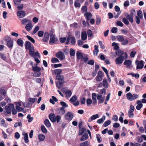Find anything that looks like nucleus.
Listing matches in <instances>:
<instances>
[{
    "label": "nucleus",
    "instance_id": "45",
    "mask_svg": "<svg viewBox=\"0 0 146 146\" xmlns=\"http://www.w3.org/2000/svg\"><path fill=\"white\" fill-rule=\"evenodd\" d=\"M70 42L72 45H74L76 43V39L73 36L71 37L70 38Z\"/></svg>",
    "mask_w": 146,
    "mask_h": 146
},
{
    "label": "nucleus",
    "instance_id": "56",
    "mask_svg": "<svg viewBox=\"0 0 146 146\" xmlns=\"http://www.w3.org/2000/svg\"><path fill=\"white\" fill-rule=\"evenodd\" d=\"M16 109L18 112L22 111L23 110V108L18 106H16Z\"/></svg>",
    "mask_w": 146,
    "mask_h": 146
},
{
    "label": "nucleus",
    "instance_id": "10",
    "mask_svg": "<svg viewBox=\"0 0 146 146\" xmlns=\"http://www.w3.org/2000/svg\"><path fill=\"white\" fill-rule=\"evenodd\" d=\"M124 59V57L123 56H121L117 58L115 61L116 64H121L123 61Z\"/></svg>",
    "mask_w": 146,
    "mask_h": 146
},
{
    "label": "nucleus",
    "instance_id": "58",
    "mask_svg": "<svg viewBox=\"0 0 146 146\" xmlns=\"http://www.w3.org/2000/svg\"><path fill=\"white\" fill-rule=\"evenodd\" d=\"M40 55H39V56H34L33 57L35 59V61L36 62L37 64L39 63L40 62V60L38 58L40 57Z\"/></svg>",
    "mask_w": 146,
    "mask_h": 146
},
{
    "label": "nucleus",
    "instance_id": "3",
    "mask_svg": "<svg viewBox=\"0 0 146 146\" xmlns=\"http://www.w3.org/2000/svg\"><path fill=\"white\" fill-rule=\"evenodd\" d=\"M57 40V39L55 37V35L52 34L50 35L49 43L50 44H53L56 43Z\"/></svg>",
    "mask_w": 146,
    "mask_h": 146
},
{
    "label": "nucleus",
    "instance_id": "64",
    "mask_svg": "<svg viewBox=\"0 0 146 146\" xmlns=\"http://www.w3.org/2000/svg\"><path fill=\"white\" fill-rule=\"evenodd\" d=\"M136 53V52L134 51H132L130 53V56L132 58H133L134 57Z\"/></svg>",
    "mask_w": 146,
    "mask_h": 146
},
{
    "label": "nucleus",
    "instance_id": "18",
    "mask_svg": "<svg viewBox=\"0 0 146 146\" xmlns=\"http://www.w3.org/2000/svg\"><path fill=\"white\" fill-rule=\"evenodd\" d=\"M25 48L26 49H29L31 48V44L30 42L28 41H26L25 42Z\"/></svg>",
    "mask_w": 146,
    "mask_h": 146
},
{
    "label": "nucleus",
    "instance_id": "4",
    "mask_svg": "<svg viewBox=\"0 0 146 146\" xmlns=\"http://www.w3.org/2000/svg\"><path fill=\"white\" fill-rule=\"evenodd\" d=\"M135 63L137 65L136 69H142L143 67L144 63L143 60L139 61L138 60H136Z\"/></svg>",
    "mask_w": 146,
    "mask_h": 146
},
{
    "label": "nucleus",
    "instance_id": "48",
    "mask_svg": "<svg viewBox=\"0 0 146 146\" xmlns=\"http://www.w3.org/2000/svg\"><path fill=\"white\" fill-rule=\"evenodd\" d=\"M96 136L98 141L99 143H100L102 141V140L100 139L101 137L100 135L99 134H97L96 135Z\"/></svg>",
    "mask_w": 146,
    "mask_h": 146
},
{
    "label": "nucleus",
    "instance_id": "50",
    "mask_svg": "<svg viewBox=\"0 0 146 146\" xmlns=\"http://www.w3.org/2000/svg\"><path fill=\"white\" fill-rule=\"evenodd\" d=\"M81 59L82 61H84L85 63H86L88 61V58L87 56H83Z\"/></svg>",
    "mask_w": 146,
    "mask_h": 146
},
{
    "label": "nucleus",
    "instance_id": "8",
    "mask_svg": "<svg viewBox=\"0 0 146 146\" xmlns=\"http://www.w3.org/2000/svg\"><path fill=\"white\" fill-rule=\"evenodd\" d=\"M103 74V73L100 71L98 72V75L95 78L97 81H100L102 80Z\"/></svg>",
    "mask_w": 146,
    "mask_h": 146
},
{
    "label": "nucleus",
    "instance_id": "52",
    "mask_svg": "<svg viewBox=\"0 0 146 146\" xmlns=\"http://www.w3.org/2000/svg\"><path fill=\"white\" fill-rule=\"evenodd\" d=\"M70 55L71 56H74L75 55V51L72 48H70Z\"/></svg>",
    "mask_w": 146,
    "mask_h": 146
},
{
    "label": "nucleus",
    "instance_id": "44",
    "mask_svg": "<svg viewBox=\"0 0 146 146\" xmlns=\"http://www.w3.org/2000/svg\"><path fill=\"white\" fill-rule=\"evenodd\" d=\"M26 37L28 38V39L30 41L32 42L33 43H35V40L32 37L28 35H27L26 36Z\"/></svg>",
    "mask_w": 146,
    "mask_h": 146
},
{
    "label": "nucleus",
    "instance_id": "12",
    "mask_svg": "<svg viewBox=\"0 0 146 146\" xmlns=\"http://www.w3.org/2000/svg\"><path fill=\"white\" fill-rule=\"evenodd\" d=\"M132 62L130 60H126L124 62V64L126 66L127 68H130L132 67Z\"/></svg>",
    "mask_w": 146,
    "mask_h": 146
},
{
    "label": "nucleus",
    "instance_id": "49",
    "mask_svg": "<svg viewBox=\"0 0 146 146\" xmlns=\"http://www.w3.org/2000/svg\"><path fill=\"white\" fill-rule=\"evenodd\" d=\"M122 21L126 25H128L129 24V22L126 18H123V19Z\"/></svg>",
    "mask_w": 146,
    "mask_h": 146
},
{
    "label": "nucleus",
    "instance_id": "22",
    "mask_svg": "<svg viewBox=\"0 0 146 146\" xmlns=\"http://www.w3.org/2000/svg\"><path fill=\"white\" fill-rule=\"evenodd\" d=\"M64 81H58L56 83V86L58 88H61L63 86V84Z\"/></svg>",
    "mask_w": 146,
    "mask_h": 146
},
{
    "label": "nucleus",
    "instance_id": "35",
    "mask_svg": "<svg viewBox=\"0 0 146 146\" xmlns=\"http://www.w3.org/2000/svg\"><path fill=\"white\" fill-rule=\"evenodd\" d=\"M126 18L129 20L131 23H132L133 22V16L130 15H128L127 16Z\"/></svg>",
    "mask_w": 146,
    "mask_h": 146
},
{
    "label": "nucleus",
    "instance_id": "15",
    "mask_svg": "<svg viewBox=\"0 0 146 146\" xmlns=\"http://www.w3.org/2000/svg\"><path fill=\"white\" fill-rule=\"evenodd\" d=\"M137 105L136 106V108L137 110H139L143 106V104L141 101L138 100L137 102Z\"/></svg>",
    "mask_w": 146,
    "mask_h": 146
},
{
    "label": "nucleus",
    "instance_id": "20",
    "mask_svg": "<svg viewBox=\"0 0 146 146\" xmlns=\"http://www.w3.org/2000/svg\"><path fill=\"white\" fill-rule=\"evenodd\" d=\"M7 45L10 48H12L13 46V40L10 39L7 42Z\"/></svg>",
    "mask_w": 146,
    "mask_h": 146
},
{
    "label": "nucleus",
    "instance_id": "37",
    "mask_svg": "<svg viewBox=\"0 0 146 146\" xmlns=\"http://www.w3.org/2000/svg\"><path fill=\"white\" fill-rule=\"evenodd\" d=\"M76 55L77 56V58L79 59H81L83 56V55H82V54L79 51H77V52Z\"/></svg>",
    "mask_w": 146,
    "mask_h": 146
},
{
    "label": "nucleus",
    "instance_id": "24",
    "mask_svg": "<svg viewBox=\"0 0 146 146\" xmlns=\"http://www.w3.org/2000/svg\"><path fill=\"white\" fill-rule=\"evenodd\" d=\"M32 68L34 72H40L41 70V68L37 66H32Z\"/></svg>",
    "mask_w": 146,
    "mask_h": 146
},
{
    "label": "nucleus",
    "instance_id": "57",
    "mask_svg": "<svg viewBox=\"0 0 146 146\" xmlns=\"http://www.w3.org/2000/svg\"><path fill=\"white\" fill-rule=\"evenodd\" d=\"M51 62L52 63H55L59 62L58 59L55 58H53L51 60Z\"/></svg>",
    "mask_w": 146,
    "mask_h": 146
},
{
    "label": "nucleus",
    "instance_id": "60",
    "mask_svg": "<svg viewBox=\"0 0 146 146\" xmlns=\"http://www.w3.org/2000/svg\"><path fill=\"white\" fill-rule=\"evenodd\" d=\"M129 42V41L127 39L124 40L122 42L121 44L123 45L127 44Z\"/></svg>",
    "mask_w": 146,
    "mask_h": 146
},
{
    "label": "nucleus",
    "instance_id": "31",
    "mask_svg": "<svg viewBox=\"0 0 146 146\" xmlns=\"http://www.w3.org/2000/svg\"><path fill=\"white\" fill-rule=\"evenodd\" d=\"M60 104L62 106V107L61 108L62 109H64L65 108L68 107V105L64 102L61 101L60 102Z\"/></svg>",
    "mask_w": 146,
    "mask_h": 146
},
{
    "label": "nucleus",
    "instance_id": "63",
    "mask_svg": "<svg viewBox=\"0 0 146 146\" xmlns=\"http://www.w3.org/2000/svg\"><path fill=\"white\" fill-rule=\"evenodd\" d=\"M22 125V123L21 122H16L14 126L15 127H17L18 126H21Z\"/></svg>",
    "mask_w": 146,
    "mask_h": 146
},
{
    "label": "nucleus",
    "instance_id": "53",
    "mask_svg": "<svg viewBox=\"0 0 146 146\" xmlns=\"http://www.w3.org/2000/svg\"><path fill=\"white\" fill-rule=\"evenodd\" d=\"M27 118L28 119V121L29 122H31L33 119V117H31V115L30 114L28 115Z\"/></svg>",
    "mask_w": 146,
    "mask_h": 146
},
{
    "label": "nucleus",
    "instance_id": "62",
    "mask_svg": "<svg viewBox=\"0 0 146 146\" xmlns=\"http://www.w3.org/2000/svg\"><path fill=\"white\" fill-rule=\"evenodd\" d=\"M130 145V146H141V144L137 143H133L132 142H131Z\"/></svg>",
    "mask_w": 146,
    "mask_h": 146
},
{
    "label": "nucleus",
    "instance_id": "55",
    "mask_svg": "<svg viewBox=\"0 0 146 146\" xmlns=\"http://www.w3.org/2000/svg\"><path fill=\"white\" fill-rule=\"evenodd\" d=\"M37 100L36 98H29L28 99L29 102L32 104L34 103L36 100Z\"/></svg>",
    "mask_w": 146,
    "mask_h": 146
},
{
    "label": "nucleus",
    "instance_id": "54",
    "mask_svg": "<svg viewBox=\"0 0 146 146\" xmlns=\"http://www.w3.org/2000/svg\"><path fill=\"white\" fill-rule=\"evenodd\" d=\"M41 129L42 131L44 133H46L47 132V130L44 125H42Z\"/></svg>",
    "mask_w": 146,
    "mask_h": 146
},
{
    "label": "nucleus",
    "instance_id": "47",
    "mask_svg": "<svg viewBox=\"0 0 146 146\" xmlns=\"http://www.w3.org/2000/svg\"><path fill=\"white\" fill-rule=\"evenodd\" d=\"M77 99L76 96L74 95L70 98V101L72 102H74L77 100Z\"/></svg>",
    "mask_w": 146,
    "mask_h": 146
},
{
    "label": "nucleus",
    "instance_id": "14",
    "mask_svg": "<svg viewBox=\"0 0 146 146\" xmlns=\"http://www.w3.org/2000/svg\"><path fill=\"white\" fill-rule=\"evenodd\" d=\"M31 22H28V23L27 24L25 27L26 29L28 31H29L31 30L33 27V25Z\"/></svg>",
    "mask_w": 146,
    "mask_h": 146
},
{
    "label": "nucleus",
    "instance_id": "32",
    "mask_svg": "<svg viewBox=\"0 0 146 146\" xmlns=\"http://www.w3.org/2000/svg\"><path fill=\"white\" fill-rule=\"evenodd\" d=\"M38 137L39 140L40 141H43L45 138V136L42 134H39L38 135Z\"/></svg>",
    "mask_w": 146,
    "mask_h": 146
},
{
    "label": "nucleus",
    "instance_id": "9",
    "mask_svg": "<svg viewBox=\"0 0 146 146\" xmlns=\"http://www.w3.org/2000/svg\"><path fill=\"white\" fill-rule=\"evenodd\" d=\"M105 96L101 94H98L97 95V99L99 100L98 103L102 104L104 102Z\"/></svg>",
    "mask_w": 146,
    "mask_h": 146
},
{
    "label": "nucleus",
    "instance_id": "46",
    "mask_svg": "<svg viewBox=\"0 0 146 146\" xmlns=\"http://www.w3.org/2000/svg\"><path fill=\"white\" fill-rule=\"evenodd\" d=\"M39 29V27L38 26H36L34 29L32 33L33 35L35 34Z\"/></svg>",
    "mask_w": 146,
    "mask_h": 146
},
{
    "label": "nucleus",
    "instance_id": "40",
    "mask_svg": "<svg viewBox=\"0 0 146 146\" xmlns=\"http://www.w3.org/2000/svg\"><path fill=\"white\" fill-rule=\"evenodd\" d=\"M117 40L121 42H122L124 40L123 36L122 35H119L117 36Z\"/></svg>",
    "mask_w": 146,
    "mask_h": 146
},
{
    "label": "nucleus",
    "instance_id": "11",
    "mask_svg": "<svg viewBox=\"0 0 146 146\" xmlns=\"http://www.w3.org/2000/svg\"><path fill=\"white\" fill-rule=\"evenodd\" d=\"M49 118L50 121L52 122H55L56 121V117L54 114L51 113L50 114Z\"/></svg>",
    "mask_w": 146,
    "mask_h": 146
},
{
    "label": "nucleus",
    "instance_id": "42",
    "mask_svg": "<svg viewBox=\"0 0 146 146\" xmlns=\"http://www.w3.org/2000/svg\"><path fill=\"white\" fill-rule=\"evenodd\" d=\"M103 84L104 86L106 88H108V84L106 79H104L103 80Z\"/></svg>",
    "mask_w": 146,
    "mask_h": 146
},
{
    "label": "nucleus",
    "instance_id": "21",
    "mask_svg": "<svg viewBox=\"0 0 146 146\" xmlns=\"http://www.w3.org/2000/svg\"><path fill=\"white\" fill-rule=\"evenodd\" d=\"M86 17V19L89 21L92 17V15L90 13L86 12L84 15Z\"/></svg>",
    "mask_w": 146,
    "mask_h": 146
},
{
    "label": "nucleus",
    "instance_id": "23",
    "mask_svg": "<svg viewBox=\"0 0 146 146\" xmlns=\"http://www.w3.org/2000/svg\"><path fill=\"white\" fill-rule=\"evenodd\" d=\"M62 72V70L61 69H56L54 70V73L56 76L60 75Z\"/></svg>",
    "mask_w": 146,
    "mask_h": 146
},
{
    "label": "nucleus",
    "instance_id": "7",
    "mask_svg": "<svg viewBox=\"0 0 146 146\" xmlns=\"http://www.w3.org/2000/svg\"><path fill=\"white\" fill-rule=\"evenodd\" d=\"M73 117V114L71 112H68L66 113L65 115V118L67 120H71Z\"/></svg>",
    "mask_w": 146,
    "mask_h": 146
},
{
    "label": "nucleus",
    "instance_id": "51",
    "mask_svg": "<svg viewBox=\"0 0 146 146\" xmlns=\"http://www.w3.org/2000/svg\"><path fill=\"white\" fill-rule=\"evenodd\" d=\"M111 123V121L110 120H108L106 121L103 124V126L105 127H106L108 126Z\"/></svg>",
    "mask_w": 146,
    "mask_h": 146
},
{
    "label": "nucleus",
    "instance_id": "16",
    "mask_svg": "<svg viewBox=\"0 0 146 146\" xmlns=\"http://www.w3.org/2000/svg\"><path fill=\"white\" fill-rule=\"evenodd\" d=\"M92 98L93 100V103L94 104L97 103V101L96 98H97V95L95 93H93L92 95Z\"/></svg>",
    "mask_w": 146,
    "mask_h": 146
},
{
    "label": "nucleus",
    "instance_id": "36",
    "mask_svg": "<svg viewBox=\"0 0 146 146\" xmlns=\"http://www.w3.org/2000/svg\"><path fill=\"white\" fill-rule=\"evenodd\" d=\"M23 135H24V138L25 143H28L29 141L28 140V134L27 133H25V134H24L23 133Z\"/></svg>",
    "mask_w": 146,
    "mask_h": 146
},
{
    "label": "nucleus",
    "instance_id": "39",
    "mask_svg": "<svg viewBox=\"0 0 146 146\" xmlns=\"http://www.w3.org/2000/svg\"><path fill=\"white\" fill-rule=\"evenodd\" d=\"M31 22V21L27 19H24L21 20V23L23 25L25 24L26 23H28V22Z\"/></svg>",
    "mask_w": 146,
    "mask_h": 146
},
{
    "label": "nucleus",
    "instance_id": "29",
    "mask_svg": "<svg viewBox=\"0 0 146 146\" xmlns=\"http://www.w3.org/2000/svg\"><path fill=\"white\" fill-rule=\"evenodd\" d=\"M65 94L67 98L70 97L72 94V92L70 90H68L65 92Z\"/></svg>",
    "mask_w": 146,
    "mask_h": 146
},
{
    "label": "nucleus",
    "instance_id": "61",
    "mask_svg": "<svg viewBox=\"0 0 146 146\" xmlns=\"http://www.w3.org/2000/svg\"><path fill=\"white\" fill-rule=\"evenodd\" d=\"M87 34L88 37H91L92 35V31L90 30H88L87 31Z\"/></svg>",
    "mask_w": 146,
    "mask_h": 146
},
{
    "label": "nucleus",
    "instance_id": "5",
    "mask_svg": "<svg viewBox=\"0 0 146 146\" xmlns=\"http://www.w3.org/2000/svg\"><path fill=\"white\" fill-rule=\"evenodd\" d=\"M14 108V105L12 104H9L8 106H6L5 107V109L7 112L8 114L11 113L12 109Z\"/></svg>",
    "mask_w": 146,
    "mask_h": 146
},
{
    "label": "nucleus",
    "instance_id": "28",
    "mask_svg": "<svg viewBox=\"0 0 146 146\" xmlns=\"http://www.w3.org/2000/svg\"><path fill=\"white\" fill-rule=\"evenodd\" d=\"M95 49L93 51V54L95 56H96L98 55V52H99V50L98 49V46L96 45L94 46Z\"/></svg>",
    "mask_w": 146,
    "mask_h": 146
},
{
    "label": "nucleus",
    "instance_id": "6",
    "mask_svg": "<svg viewBox=\"0 0 146 146\" xmlns=\"http://www.w3.org/2000/svg\"><path fill=\"white\" fill-rule=\"evenodd\" d=\"M56 56L60 60H62L65 58L64 53L61 51H59L58 53H56Z\"/></svg>",
    "mask_w": 146,
    "mask_h": 146
},
{
    "label": "nucleus",
    "instance_id": "19",
    "mask_svg": "<svg viewBox=\"0 0 146 146\" xmlns=\"http://www.w3.org/2000/svg\"><path fill=\"white\" fill-rule=\"evenodd\" d=\"M49 37V34L48 33H46L44 34V38L43 39V40L44 42H47L48 39Z\"/></svg>",
    "mask_w": 146,
    "mask_h": 146
},
{
    "label": "nucleus",
    "instance_id": "38",
    "mask_svg": "<svg viewBox=\"0 0 146 146\" xmlns=\"http://www.w3.org/2000/svg\"><path fill=\"white\" fill-rule=\"evenodd\" d=\"M106 118L105 116V115H103L102 117L99 119L97 121V123H98L100 124L103 123L104 121Z\"/></svg>",
    "mask_w": 146,
    "mask_h": 146
},
{
    "label": "nucleus",
    "instance_id": "34",
    "mask_svg": "<svg viewBox=\"0 0 146 146\" xmlns=\"http://www.w3.org/2000/svg\"><path fill=\"white\" fill-rule=\"evenodd\" d=\"M56 79L59 81H64V77L62 75H59L56 76Z\"/></svg>",
    "mask_w": 146,
    "mask_h": 146
},
{
    "label": "nucleus",
    "instance_id": "41",
    "mask_svg": "<svg viewBox=\"0 0 146 146\" xmlns=\"http://www.w3.org/2000/svg\"><path fill=\"white\" fill-rule=\"evenodd\" d=\"M137 15L140 19L143 18V15L142 12L141 11L139 10L137 12Z\"/></svg>",
    "mask_w": 146,
    "mask_h": 146
},
{
    "label": "nucleus",
    "instance_id": "17",
    "mask_svg": "<svg viewBox=\"0 0 146 146\" xmlns=\"http://www.w3.org/2000/svg\"><path fill=\"white\" fill-rule=\"evenodd\" d=\"M99 115L98 114L93 115L90 117V118L88 119V121L89 122H91L92 120H94L99 118Z\"/></svg>",
    "mask_w": 146,
    "mask_h": 146
},
{
    "label": "nucleus",
    "instance_id": "33",
    "mask_svg": "<svg viewBox=\"0 0 146 146\" xmlns=\"http://www.w3.org/2000/svg\"><path fill=\"white\" fill-rule=\"evenodd\" d=\"M133 111L130 110H128L127 115L129 118H132L133 117L134 114L133 113Z\"/></svg>",
    "mask_w": 146,
    "mask_h": 146
},
{
    "label": "nucleus",
    "instance_id": "59",
    "mask_svg": "<svg viewBox=\"0 0 146 146\" xmlns=\"http://www.w3.org/2000/svg\"><path fill=\"white\" fill-rule=\"evenodd\" d=\"M43 34L44 32L43 31H39L38 32V35L39 37H42V36L43 35Z\"/></svg>",
    "mask_w": 146,
    "mask_h": 146
},
{
    "label": "nucleus",
    "instance_id": "26",
    "mask_svg": "<svg viewBox=\"0 0 146 146\" xmlns=\"http://www.w3.org/2000/svg\"><path fill=\"white\" fill-rule=\"evenodd\" d=\"M81 38L82 40H84L87 38V35L85 31H83L82 33Z\"/></svg>",
    "mask_w": 146,
    "mask_h": 146
},
{
    "label": "nucleus",
    "instance_id": "2",
    "mask_svg": "<svg viewBox=\"0 0 146 146\" xmlns=\"http://www.w3.org/2000/svg\"><path fill=\"white\" fill-rule=\"evenodd\" d=\"M29 54L32 57L34 56H39V54L38 51L35 52V50L34 47H32L31 48L29 49Z\"/></svg>",
    "mask_w": 146,
    "mask_h": 146
},
{
    "label": "nucleus",
    "instance_id": "43",
    "mask_svg": "<svg viewBox=\"0 0 146 146\" xmlns=\"http://www.w3.org/2000/svg\"><path fill=\"white\" fill-rule=\"evenodd\" d=\"M17 43L19 46H22L23 45V41L22 40L19 39L17 41Z\"/></svg>",
    "mask_w": 146,
    "mask_h": 146
},
{
    "label": "nucleus",
    "instance_id": "30",
    "mask_svg": "<svg viewBox=\"0 0 146 146\" xmlns=\"http://www.w3.org/2000/svg\"><path fill=\"white\" fill-rule=\"evenodd\" d=\"M44 123L47 127H50L51 126L50 123L48 119H46L44 121Z\"/></svg>",
    "mask_w": 146,
    "mask_h": 146
},
{
    "label": "nucleus",
    "instance_id": "13",
    "mask_svg": "<svg viewBox=\"0 0 146 146\" xmlns=\"http://www.w3.org/2000/svg\"><path fill=\"white\" fill-rule=\"evenodd\" d=\"M17 14V16L20 18H23L25 15V12L23 11H18Z\"/></svg>",
    "mask_w": 146,
    "mask_h": 146
},
{
    "label": "nucleus",
    "instance_id": "27",
    "mask_svg": "<svg viewBox=\"0 0 146 146\" xmlns=\"http://www.w3.org/2000/svg\"><path fill=\"white\" fill-rule=\"evenodd\" d=\"M80 146H91L90 142L88 141L80 143Z\"/></svg>",
    "mask_w": 146,
    "mask_h": 146
},
{
    "label": "nucleus",
    "instance_id": "25",
    "mask_svg": "<svg viewBox=\"0 0 146 146\" xmlns=\"http://www.w3.org/2000/svg\"><path fill=\"white\" fill-rule=\"evenodd\" d=\"M88 137V134L86 133H85L80 138V141H83L86 140Z\"/></svg>",
    "mask_w": 146,
    "mask_h": 146
},
{
    "label": "nucleus",
    "instance_id": "1",
    "mask_svg": "<svg viewBox=\"0 0 146 146\" xmlns=\"http://www.w3.org/2000/svg\"><path fill=\"white\" fill-rule=\"evenodd\" d=\"M126 97L128 100L132 101L138 98L139 96L136 94H132L131 92H129L127 94Z\"/></svg>",
    "mask_w": 146,
    "mask_h": 146
}]
</instances>
